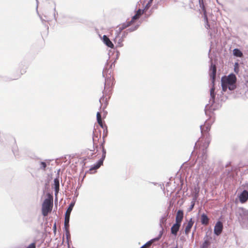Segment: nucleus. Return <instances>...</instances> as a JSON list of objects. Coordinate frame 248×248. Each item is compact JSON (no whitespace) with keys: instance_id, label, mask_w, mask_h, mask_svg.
Instances as JSON below:
<instances>
[{"instance_id":"obj_1","label":"nucleus","mask_w":248,"mask_h":248,"mask_svg":"<svg viewBox=\"0 0 248 248\" xmlns=\"http://www.w3.org/2000/svg\"><path fill=\"white\" fill-rule=\"evenodd\" d=\"M221 81L222 90L224 92H225L228 88L230 91H232L236 88V77L233 73L230 74L228 76L222 77Z\"/></svg>"},{"instance_id":"obj_2","label":"nucleus","mask_w":248,"mask_h":248,"mask_svg":"<svg viewBox=\"0 0 248 248\" xmlns=\"http://www.w3.org/2000/svg\"><path fill=\"white\" fill-rule=\"evenodd\" d=\"M53 206V198L52 196L49 195L46 198L42 203V213L43 216H46L48 213L52 210Z\"/></svg>"},{"instance_id":"obj_3","label":"nucleus","mask_w":248,"mask_h":248,"mask_svg":"<svg viewBox=\"0 0 248 248\" xmlns=\"http://www.w3.org/2000/svg\"><path fill=\"white\" fill-rule=\"evenodd\" d=\"M106 151L104 147H102V156L101 158H100L98 161L96 163L93 165L91 168L90 170H96L98 169L102 164L106 157Z\"/></svg>"},{"instance_id":"obj_4","label":"nucleus","mask_w":248,"mask_h":248,"mask_svg":"<svg viewBox=\"0 0 248 248\" xmlns=\"http://www.w3.org/2000/svg\"><path fill=\"white\" fill-rule=\"evenodd\" d=\"M210 99L209 101V104L206 105L205 108H211L212 109H214L215 108H213V105L215 102V88L213 87L210 90Z\"/></svg>"},{"instance_id":"obj_5","label":"nucleus","mask_w":248,"mask_h":248,"mask_svg":"<svg viewBox=\"0 0 248 248\" xmlns=\"http://www.w3.org/2000/svg\"><path fill=\"white\" fill-rule=\"evenodd\" d=\"M113 84V78H111V76L107 77L106 79L104 85V90L106 93H109L110 91V88Z\"/></svg>"},{"instance_id":"obj_6","label":"nucleus","mask_w":248,"mask_h":248,"mask_svg":"<svg viewBox=\"0 0 248 248\" xmlns=\"http://www.w3.org/2000/svg\"><path fill=\"white\" fill-rule=\"evenodd\" d=\"M199 3H200V7H201V8H202V11L203 12L204 21V22L205 23V27L207 29H208L210 28V25H209V24L208 23V18H207V16L206 15V10L205 9V8H204V6L203 5V4L202 3H201V0H200Z\"/></svg>"},{"instance_id":"obj_7","label":"nucleus","mask_w":248,"mask_h":248,"mask_svg":"<svg viewBox=\"0 0 248 248\" xmlns=\"http://www.w3.org/2000/svg\"><path fill=\"white\" fill-rule=\"evenodd\" d=\"M223 229V225L221 222L217 221L214 227V233L217 235H219L222 232Z\"/></svg>"},{"instance_id":"obj_8","label":"nucleus","mask_w":248,"mask_h":248,"mask_svg":"<svg viewBox=\"0 0 248 248\" xmlns=\"http://www.w3.org/2000/svg\"><path fill=\"white\" fill-rule=\"evenodd\" d=\"M239 201L241 203L245 202L248 199V192L244 190L239 196Z\"/></svg>"},{"instance_id":"obj_9","label":"nucleus","mask_w":248,"mask_h":248,"mask_svg":"<svg viewBox=\"0 0 248 248\" xmlns=\"http://www.w3.org/2000/svg\"><path fill=\"white\" fill-rule=\"evenodd\" d=\"M103 43L108 47L110 48H113L114 45L110 39L105 35L103 36Z\"/></svg>"},{"instance_id":"obj_10","label":"nucleus","mask_w":248,"mask_h":248,"mask_svg":"<svg viewBox=\"0 0 248 248\" xmlns=\"http://www.w3.org/2000/svg\"><path fill=\"white\" fill-rule=\"evenodd\" d=\"M162 234V231H161L160 232V233H159V236L158 237L149 241L146 244H145L144 245H143L141 247H140V248H146L150 247L154 241L158 240V239H159L161 237Z\"/></svg>"},{"instance_id":"obj_11","label":"nucleus","mask_w":248,"mask_h":248,"mask_svg":"<svg viewBox=\"0 0 248 248\" xmlns=\"http://www.w3.org/2000/svg\"><path fill=\"white\" fill-rule=\"evenodd\" d=\"M183 218V212L182 210H178L176 217V223L181 224V222Z\"/></svg>"},{"instance_id":"obj_12","label":"nucleus","mask_w":248,"mask_h":248,"mask_svg":"<svg viewBox=\"0 0 248 248\" xmlns=\"http://www.w3.org/2000/svg\"><path fill=\"white\" fill-rule=\"evenodd\" d=\"M194 224V221L192 220V218H191L188 223L186 224V226L185 228V233L186 234H188Z\"/></svg>"},{"instance_id":"obj_13","label":"nucleus","mask_w":248,"mask_h":248,"mask_svg":"<svg viewBox=\"0 0 248 248\" xmlns=\"http://www.w3.org/2000/svg\"><path fill=\"white\" fill-rule=\"evenodd\" d=\"M137 19H138L136 18V16H134L132 17V19H131V21H129V22H127L126 23H124V24L122 25V28H120V31H119V32H120L122 30H123V29H125V28H127V27H129V26H130L132 24V23H133V22L135 20H137Z\"/></svg>"},{"instance_id":"obj_14","label":"nucleus","mask_w":248,"mask_h":248,"mask_svg":"<svg viewBox=\"0 0 248 248\" xmlns=\"http://www.w3.org/2000/svg\"><path fill=\"white\" fill-rule=\"evenodd\" d=\"M180 224L175 223L171 228V232L176 235L180 227Z\"/></svg>"},{"instance_id":"obj_15","label":"nucleus","mask_w":248,"mask_h":248,"mask_svg":"<svg viewBox=\"0 0 248 248\" xmlns=\"http://www.w3.org/2000/svg\"><path fill=\"white\" fill-rule=\"evenodd\" d=\"M201 223L204 225H207L209 223V218L205 214H202L201 216Z\"/></svg>"},{"instance_id":"obj_16","label":"nucleus","mask_w":248,"mask_h":248,"mask_svg":"<svg viewBox=\"0 0 248 248\" xmlns=\"http://www.w3.org/2000/svg\"><path fill=\"white\" fill-rule=\"evenodd\" d=\"M240 215L243 216V219L248 217V210L242 208L240 209Z\"/></svg>"},{"instance_id":"obj_17","label":"nucleus","mask_w":248,"mask_h":248,"mask_svg":"<svg viewBox=\"0 0 248 248\" xmlns=\"http://www.w3.org/2000/svg\"><path fill=\"white\" fill-rule=\"evenodd\" d=\"M201 157V161H200L201 157H199V165L203 166V164L206 163L205 161L207 159V155L205 153H203Z\"/></svg>"},{"instance_id":"obj_18","label":"nucleus","mask_w":248,"mask_h":248,"mask_svg":"<svg viewBox=\"0 0 248 248\" xmlns=\"http://www.w3.org/2000/svg\"><path fill=\"white\" fill-rule=\"evenodd\" d=\"M210 70L212 71V73L210 75L211 78H212L213 80H214L216 74V67L215 65H211L210 67Z\"/></svg>"},{"instance_id":"obj_19","label":"nucleus","mask_w":248,"mask_h":248,"mask_svg":"<svg viewBox=\"0 0 248 248\" xmlns=\"http://www.w3.org/2000/svg\"><path fill=\"white\" fill-rule=\"evenodd\" d=\"M114 41L115 43L117 44L118 46L120 47H122L123 46V39L122 38V37H120V36H118L115 37Z\"/></svg>"},{"instance_id":"obj_20","label":"nucleus","mask_w":248,"mask_h":248,"mask_svg":"<svg viewBox=\"0 0 248 248\" xmlns=\"http://www.w3.org/2000/svg\"><path fill=\"white\" fill-rule=\"evenodd\" d=\"M54 188L56 193H58L59 190V180L58 178H55L54 180Z\"/></svg>"},{"instance_id":"obj_21","label":"nucleus","mask_w":248,"mask_h":248,"mask_svg":"<svg viewBox=\"0 0 248 248\" xmlns=\"http://www.w3.org/2000/svg\"><path fill=\"white\" fill-rule=\"evenodd\" d=\"M233 54L234 56L238 57H241L243 55L242 52L237 48H235L233 50Z\"/></svg>"},{"instance_id":"obj_22","label":"nucleus","mask_w":248,"mask_h":248,"mask_svg":"<svg viewBox=\"0 0 248 248\" xmlns=\"http://www.w3.org/2000/svg\"><path fill=\"white\" fill-rule=\"evenodd\" d=\"M74 204H75L74 202H72L70 203L68 209H67V210L66 211L65 215H67V216H70L71 212L73 209Z\"/></svg>"},{"instance_id":"obj_23","label":"nucleus","mask_w":248,"mask_h":248,"mask_svg":"<svg viewBox=\"0 0 248 248\" xmlns=\"http://www.w3.org/2000/svg\"><path fill=\"white\" fill-rule=\"evenodd\" d=\"M47 164L45 161H41L39 162V169L43 170H46V168L47 166Z\"/></svg>"},{"instance_id":"obj_24","label":"nucleus","mask_w":248,"mask_h":248,"mask_svg":"<svg viewBox=\"0 0 248 248\" xmlns=\"http://www.w3.org/2000/svg\"><path fill=\"white\" fill-rule=\"evenodd\" d=\"M69 220H70V216L65 215V218H64V228H69Z\"/></svg>"},{"instance_id":"obj_25","label":"nucleus","mask_w":248,"mask_h":248,"mask_svg":"<svg viewBox=\"0 0 248 248\" xmlns=\"http://www.w3.org/2000/svg\"><path fill=\"white\" fill-rule=\"evenodd\" d=\"M210 245V243L208 240H205L202 244L201 248H208Z\"/></svg>"},{"instance_id":"obj_26","label":"nucleus","mask_w":248,"mask_h":248,"mask_svg":"<svg viewBox=\"0 0 248 248\" xmlns=\"http://www.w3.org/2000/svg\"><path fill=\"white\" fill-rule=\"evenodd\" d=\"M195 200L193 199V200L191 202V205L188 208V211H191L194 208L195 205Z\"/></svg>"},{"instance_id":"obj_27","label":"nucleus","mask_w":248,"mask_h":248,"mask_svg":"<svg viewBox=\"0 0 248 248\" xmlns=\"http://www.w3.org/2000/svg\"><path fill=\"white\" fill-rule=\"evenodd\" d=\"M65 233L66 237L67 239H68V238L70 236V232L69 231V228H65Z\"/></svg>"},{"instance_id":"obj_28","label":"nucleus","mask_w":248,"mask_h":248,"mask_svg":"<svg viewBox=\"0 0 248 248\" xmlns=\"http://www.w3.org/2000/svg\"><path fill=\"white\" fill-rule=\"evenodd\" d=\"M143 12H144V10L139 9L137 11L136 14L140 16L141 15H142L143 14Z\"/></svg>"},{"instance_id":"obj_29","label":"nucleus","mask_w":248,"mask_h":248,"mask_svg":"<svg viewBox=\"0 0 248 248\" xmlns=\"http://www.w3.org/2000/svg\"><path fill=\"white\" fill-rule=\"evenodd\" d=\"M96 118L97 121H99L101 120V114L99 112H98L96 114Z\"/></svg>"},{"instance_id":"obj_30","label":"nucleus","mask_w":248,"mask_h":248,"mask_svg":"<svg viewBox=\"0 0 248 248\" xmlns=\"http://www.w3.org/2000/svg\"><path fill=\"white\" fill-rule=\"evenodd\" d=\"M138 27V25L135 26L134 27L130 28L128 29V30L129 31H133L136 30L137 29Z\"/></svg>"},{"instance_id":"obj_31","label":"nucleus","mask_w":248,"mask_h":248,"mask_svg":"<svg viewBox=\"0 0 248 248\" xmlns=\"http://www.w3.org/2000/svg\"><path fill=\"white\" fill-rule=\"evenodd\" d=\"M26 248H35V244L34 243H31Z\"/></svg>"},{"instance_id":"obj_32","label":"nucleus","mask_w":248,"mask_h":248,"mask_svg":"<svg viewBox=\"0 0 248 248\" xmlns=\"http://www.w3.org/2000/svg\"><path fill=\"white\" fill-rule=\"evenodd\" d=\"M98 124L100 125V126L102 128H104L103 124H102V120L97 121Z\"/></svg>"},{"instance_id":"obj_33","label":"nucleus","mask_w":248,"mask_h":248,"mask_svg":"<svg viewBox=\"0 0 248 248\" xmlns=\"http://www.w3.org/2000/svg\"><path fill=\"white\" fill-rule=\"evenodd\" d=\"M150 6L151 5L150 4V3H147L144 9H148L150 7Z\"/></svg>"},{"instance_id":"obj_34","label":"nucleus","mask_w":248,"mask_h":248,"mask_svg":"<svg viewBox=\"0 0 248 248\" xmlns=\"http://www.w3.org/2000/svg\"><path fill=\"white\" fill-rule=\"evenodd\" d=\"M53 229L54 230V231L56 230V224H54V226H53Z\"/></svg>"},{"instance_id":"obj_35","label":"nucleus","mask_w":248,"mask_h":248,"mask_svg":"<svg viewBox=\"0 0 248 248\" xmlns=\"http://www.w3.org/2000/svg\"><path fill=\"white\" fill-rule=\"evenodd\" d=\"M152 1H153V0H150L148 1V3H150V4L151 5V3H152Z\"/></svg>"},{"instance_id":"obj_36","label":"nucleus","mask_w":248,"mask_h":248,"mask_svg":"<svg viewBox=\"0 0 248 248\" xmlns=\"http://www.w3.org/2000/svg\"><path fill=\"white\" fill-rule=\"evenodd\" d=\"M135 16H136V18H137V19H139V17H140V16H138V15H137V14H136Z\"/></svg>"},{"instance_id":"obj_37","label":"nucleus","mask_w":248,"mask_h":248,"mask_svg":"<svg viewBox=\"0 0 248 248\" xmlns=\"http://www.w3.org/2000/svg\"><path fill=\"white\" fill-rule=\"evenodd\" d=\"M200 127H201V131L202 132V131L203 130V129L204 128V127L203 128H202V125H201Z\"/></svg>"},{"instance_id":"obj_38","label":"nucleus","mask_w":248,"mask_h":248,"mask_svg":"<svg viewBox=\"0 0 248 248\" xmlns=\"http://www.w3.org/2000/svg\"><path fill=\"white\" fill-rule=\"evenodd\" d=\"M235 65L236 66H238V63L236 62V63H235Z\"/></svg>"},{"instance_id":"obj_39","label":"nucleus","mask_w":248,"mask_h":248,"mask_svg":"<svg viewBox=\"0 0 248 248\" xmlns=\"http://www.w3.org/2000/svg\"><path fill=\"white\" fill-rule=\"evenodd\" d=\"M40 19L42 20V21H44V19H43L41 16H40Z\"/></svg>"},{"instance_id":"obj_40","label":"nucleus","mask_w":248,"mask_h":248,"mask_svg":"<svg viewBox=\"0 0 248 248\" xmlns=\"http://www.w3.org/2000/svg\"><path fill=\"white\" fill-rule=\"evenodd\" d=\"M234 70L236 71V67L234 68Z\"/></svg>"},{"instance_id":"obj_41","label":"nucleus","mask_w":248,"mask_h":248,"mask_svg":"<svg viewBox=\"0 0 248 248\" xmlns=\"http://www.w3.org/2000/svg\"><path fill=\"white\" fill-rule=\"evenodd\" d=\"M206 129L208 130V128L207 127H206Z\"/></svg>"}]
</instances>
